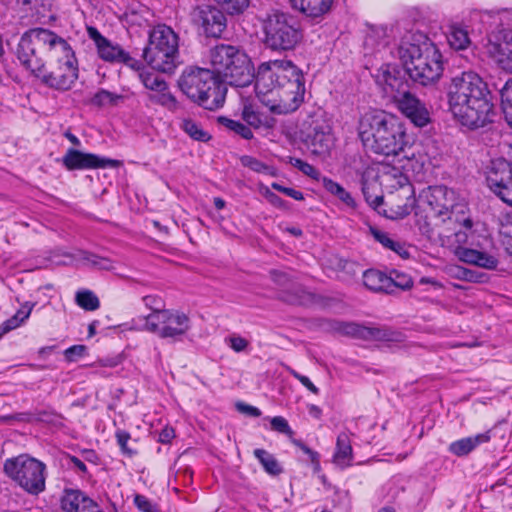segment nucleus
Listing matches in <instances>:
<instances>
[{
  "instance_id": "nucleus-1",
  "label": "nucleus",
  "mask_w": 512,
  "mask_h": 512,
  "mask_svg": "<svg viewBox=\"0 0 512 512\" xmlns=\"http://www.w3.org/2000/svg\"><path fill=\"white\" fill-rule=\"evenodd\" d=\"M253 79L257 97L274 113L294 112L304 101V75L290 60L262 62L254 71Z\"/></svg>"
},
{
  "instance_id": "nucleus-2",
  "label": "nucleus",
  "mask_w": 512,
  "mask_h": 512,
  "mask_svg": "<svg viewBox=\"0 0 512 512\" xmlns=\"http://www.w3.org/2000/svg\"><path fill=\"white\" fill-rule=\"evenodd\" d=\"M449 111L463 126L477 129L492 121L494 105L487 83L473 71L451 78L447 86Z\"/></svg>"
},
{
  "instance_id": "nucleus-3",
  "label": "nucleus",
  "mask_w": 512,
  "mask_h": 512,
  "mask_svg": "<svg viewBox=\"0 0 512 512\" xmlns=\"http://www.w3.org/2000/svg\"><path fill=\"white\" fill-rule=\"evenodd\" d=\"M358 135L367 150L386 160L415 152L401 123L381 110H369L360 116Z\"/></svg>"
},
{
  "instance_id": "nucleus-4",
  "label": "nucleus",
  "mask_w": 512,
  "mask_h": 512,
  "mask_svg": "<svg viewBox=\"0 0 512 512\" xmlns=\"http://www.w3.org/2000/svg\"><path fill=\"white\" fill-rule=\"evenodd\" d=\"M398 57L409 77L423 86L439 81L444 72L443 55L430 38L420 32H410L397 49Z\"/></svg>"
},
{
  "instance_id": "nucleus-5",
  "label": "nucleus",
  "mask_w": 512,
  "mask_h": 512,
  "mask_svg": "<svg viewBox=\"0 0 512 512\" xmlns=\"http://www.w3.org/2000/svg\"><path fill=\"white\" fill-rule=\"evenodd\" d=\"M178 85L188 98L207 110L218 109L224 104L226 87L208 69H186Z\"/></svg>"
},
{
  "instance_id": "nucleus-6",
  "label": "nucleus",
  "mask_w": 512,
  "mask_h": 512,
  "mask_svg": "<svg viewBox=\"0 0 512 512\" xmlns=\"http://www.w3.org/2000/svg\"><path fill=\"white\" fill-rule=\"evenodd\" d=\"M213 74L223 78L231 86L246 87L253 82L254 68L249 56L238 47L217 45L209 55Z\"/></svg>"
},
{
  "instance_id": "nucleus-7",
  "label": "nucleus",
  "mask_w": 512,
  "mask_h": 512,
  "mask_svg": "<svg viewBox=\"0 0 512 512\" xmlns=\"http://www.w3.org/2000/svg\"><path fill=\"white\" fill-rule=\"evenodd\" d=\"M459 225L460 229L454 232L451 240V244L455 246L454 254L456 257L466 264L488 270L495 269L498 265V259L485 249V244L489 240L471 231L472 221L470 219H463V224ZM447 237L451 238V236Z\"/></svg>"
},
{
  "instance_id": "nucleus-8",
  "label": "nucleus",
  "mask_w": 512,
  "mask_h": 512,
  "mask_svg": "<svg viewBox=\"0 0 512 512\" xmlns=\"http://www.w3.org/2000/svg\"><path fill=\"white\" fill-rule=\"evenodd\" d=\"M265 46L278 53L294 50L303 39L300 23L290 14L274 11L263 21Z\"/></svg>"
},
{
  "instance_id": "nucleus-9",
  "label": "nucleus",
  "mask_w": 512,
  "mask_h": 512,
  "mask_svg": "<svg viewBox=\"0 0 512 512\" xmlns=\"http://www.w3.org/2000/svg\"><path fill=\"white\" fill-rule=\"evenodd\" d=\"M143 57L151 68L163 73H172L178 59L177 34L164 24L153 27Z\"/></svg>"
},
{
  "instance_id": "nucleus-10",
  "label": "nucleus",
  "mask_w": 512,
  "mask_h": 512,
  "mask_svg": "<svg viewBox=\"0 0 512 512\" xmlns=\"http://www.w3.org/2000/svg\"><path fill=\"white\" fill-rule=\"evenodd\" d=\"M4 472L29 494L38 495L45 490L46 465L28 454L6 459Z\"/></svg>"
},
{
  "instance_id": "nucleus-11",
  "label": "nucleus",
  "mask_w": 512,
  "mask_h": 512,
  "mask_svg": "<svg viewBox=\"0 0 512 512\" xmlns=\"http://www.w3.org/2000/svg\"><path fill=\"white\" fill-rule=\"evenodd\" d=\"M144 327L147 331L170 342H181L192 328L188 314L177 309H168L150 313L145 318Z\"/></svg>"
},
{
  "instance_id": "nucleus-12",
  "label": "nucleus",
  "mask_w": 512,
  "mask_h": 512,
  "mask_svg": "<svg viewBox=\"0 0 512 512\" xmlns=\"http://www.w3.org/2000/svg\"><path fill=\"white\" fill-rule=\"evenodd\" d=\"M418 203L420 206L427 205L434 216L442 222L453 218H455V222H459L456 215L463 213L465 208L457 193L442 185L429 186L422 190L418 197Z\"/></svg>"
},
{
  "instance_id": "nucleus-13",
  "label": "nucleus",
  "mask_w": 512,
  "mask_h": 512,
  "mask_svg": "<svg viewBox=\"0 0 512 512\" xmlns=\"http://www.w3.org/2000/svg\"><path fill=\"white\" fill-rule=\"evenodd\" d=\"M388 162L381 165L376 171L377 181L380 185H385L391 189L405 187L409 172H420L424 163L423 157L416 156L415 152H410L397 156L394 160L390 158Z\"/></svg>"
},
{
  "instance_id": "nucleus-14",
  "label": "nucleus",
  "mask_w": 512,
  "mask_h": 512,
  "mask_svg": "<svg viewBox=\"0 0 512 512\" xmlns=\"http://www.w3.org/2000/svg\"><path fill=\"white\" fill-rule=\"evenodd\" d=\"M303 142L314 156L325 158L330 155L335 137L331 124L323 114L311 117Z\"/></svg>"
},
{
  "instance_id": "nucleus-15",
  "label": "nucleus",
  "mask_w": 512,
  "mask_h": 512,
  "mask_svg": "<svg viewBox=\"0 0 512 512\" xmlns=\"http://www.w3.org/2000/svg\"><path fill=\"white\" fill-rule=\"evenodd\" d=\"M486 180L490 190L503 202L512 206V162L503 158L492 160Z\"/></svg>"
},
{
  "instance_id": "nucleus-16",
  "label": "nucleus",
  "mask_w": 512,
  "mask_h": 512,
  "mask_svg": "<svg viewBox=\"0 0 512 512\" xmlns=\"http://www.w3.org/2000/svg\"><path fill=\"white\" fill-rule=\"evenodd\" d=\"M485 51L500 69L512 73V30L492 31L488 35Z\"/></svg>"
},
{
  "instance_id": "nucleus-17",
  "label": "nucleus",
  "mask_w": 512,
  "mask_h": 512,
  "mask_svg": "<svg viewBox=\"0 0 512 512\" xmlns=\"http://www.w3.org/2000/svg\"><path fill=\"white\" fill-rule=\"evenodd\" d=\"M191 18L207 37H220L227 26L223 11L210 4L197 5L191 12Z\"/></svg>"
},
{
  "instance_id": "nucleus-18",
  "label": "nucleus",
  "mask_w": 512,
  "mask_h": 512,
  "mask_svg": "<svg viewBox=\"0 0 512 512\" xmlns=\"http://www.w3.org/2000/svg\"><path fill=\"white\" fill-rule=\"evenodd\" d=\"M79 76L77 60H58L50 72L42 71L41 81L51 89L68 91L75 84Z\"/></svg>"
},
{
  "instance_id": "nucleus-19",
  "label": "nucleus",
  "mask_w": 512,
  "mask_h": 512,
  "mask_svg": "<svg viewBox=\"0 0 512 512\" xmlns=\"http://www.w3.org/2000/svg\"><path fill=\"white\" fill-rule=\"evenodd\" d=\"M374 79L383 94L393 102L409 90V82L402 72L390 64L382 65L374 74Z\"/></svg>"
},
{
  "instance_id": "nucleus-20",
  "label": "nucleus",
  "mask_w": 512,
  "mask_h": 512,
  "mask_svg": "<svg viewBox=\"0 0 512 512\" xmlns=\"http://www.w3.org/2000/svg\"><path fill=\"white\" fill-rule=\"evenodd\" d=\"M88 35L96 45L99 57L106 62L124 63L134 69H139L140 63L132 58L120 45L111 42L96 28L88 27Z\"/></svg>"
},
{
  "instance_id": "nucleus-21",
  "label": "nucleus",
  "mask_w": 512,
  "mask_h": 512,
  "mask_svg": "<svg viewBox=\"0 0 512 512\" xmlns=\"http://www.w3.org/2000/svg\"><path fill=\"white\" fill-rule=\"evenodd\" d=\"M44 33V28H33L26 31L20 38L17 47V58L20 63L36 77H39L44 69L43 61L36 56L33 46L34 40L40 43V34Z\"/></svg>"
},
{
  "instance_id": "nucleus-22",
  "label": "nucleus",
  "mask_w": 512,
  "mask_h": 512,
  "mask_svg": "<svg viewBox=\"0 0 512 512\" xmlns=\"http://www.w3.org/2000/svg\"><path fill=\"white\" fill-rule=\"evenodd\" d=\"M62 164L67 170L72 171L115 168L119 165V161L69 148L62 158Z\"/></svg>"
},
{
  "instance_id": "nucleus-23",
  "label": "nucleus",
  "mask_w": 512,
  "mask_h": 512,
  "mask_svg": "<svg viewBox=\"0 0 512 512\" xmlns=\"http://www.w3.org/2000/svg\"><path fill=\"white\" fill-rule=\"evenodd\" d=\"M394 103L401 113L415 126L424 127L430 122V112L426 105L409 90L395 100Z\"/></svg>"
},
{
  "instance_id": "nucleus-24",
  "label": "nucleus",
  "mask_w": 512,
  "mask_h": 512,
  "mask_svg": "<svg viewBox=\"0 0 512 512\" xmlns=\"http://www.w3.org/2000/svg\"><path fill=\"white\" fill-rule=\"evenodd\" d=\"M40 35L42 36L40 37V44L52 53V57H54L56 61L77 60L75 52L67 40L48 29H44V33Z\"/></svg>"
},
{
  "instance_id": "nucleus-25",
  "label": "nucleus",
  "mask_w": 512,
  "mask_h": 512,
  "mask_svg": "<svg viewBox=\"0 0 512 512\" xmlns=\"http://www.w3.org/2000/svg\"><path fill=\"white\" fill-rule=\"evenodd\" d=\"M379 186L376 170L373 167H367L361 173V189L366 202L375 210L383 204V196L378 193Z\"/></svg>"
},
{
  "instance_id": "nucleus-26",
  "label": "nucleus",
  "mask_w": 512,
  "mask_h": 512,
  "mask_svg": "<svg viewBox=\"0 0 512 512\" xmlns=\"http://www.w3.org/2000/svg\"><path fill=\"white\" fill-rule=\"evenodd\" d=\"M96 502L79 489H65L61 497L63 512H87Z\"/></svg>"
},
{
  "instance_id": "nucleus-27",
  "label": "nucleus",
  "mask_w": 512,
  "mask_h": 512,
  "mask_svg": "<svg viewBox=\"0 0 512 512\" xmlns=\"http://www.w3.org/2000/svg\"><path fill=\"white\" fill-rule=\"evenodd\" d=\"M354 460L353 448L350 436L347 432H341L336 439L332 462L340 469L352 466Z\"/></svg>"
},
{
  "instance_id": "nucleus-28",
  "label": "nucleus",
  "mask_w": 512,
  "mask_h": 512,
  "mask_svg": "<svg viewBox=\"0 0 512 512\" xmlns=\"http://www.w3.org/2000/svg\"><path fill=\"white\" fill-rule=\"evenodd\" d=\"M491 440V432L485 431L473 436L461 438L450 443L448 451L457 456L464 457L475 450L481 444L487 443Z\"/></svg>"
},
{
  "instance_id": "nucleus-29",
  "label": "nucleus",
  "mask_w": 512,
  "mask_h": 512,
  "mask_svg": "<svg viewBox=\"0 0 512 512\" xmlns=\"http://www.w3.org/2000/svg\"><path fill=\"white\" fill-rule=\"evenodd\" d=\"M291 7L310 18H319L326 14L333 0H289Z\"/></svg>"
},
{
  "instance_id": "nucleus-30",
  "label": "nucleus",
  "mask_w": 512,
  "mask_h": 512,
  "mask_svg": "<svg viewBox=\"0 0 512 512\" xmlns=\"http://www.w3.org/2000/svg\"><path fill=\"white\" fill-rule=\"evenodd\" d=\"M241 117L246 122V126L254 129H270L275 125L273 117L259 112L251 103L243 104Z\"/></svg>"
},
{
  "instance_id": "nucleus-31",
  "label": "nucleus",
  "mask_w": 512,
  "mask_h": 512,
  "mask_svg": "<svg viewBox=\"0 0 512 512\" xmlns=\"http://www.w3.org/2000/svg\"><path fill=\"white\" fill-rule=\"evenodd\" d=\"M363 284L373 292L392 293L391 277L376 269H368L363 273Z\"/></svg>"
},
{
  "instance_id": "nucleus-32",
  "label": "nucleus",
  "mask_w": 512,
  "mask_h": 512,
  "mask_svg": "<svg viewBox=\"0 0 512 512\" xmlns=\"http://www.w3.org/2000/svg\"><path fill=\"white\" fill-rule=\"evenodd\" d=\"M446 37L449 46L454 50H466L471 44L467 27L460 23L449 25Z\"/></svg>"
},
{
  "instance_id": "nucleus-33",
  "label": "nucleus",
  "mask_w": 512,
  "mask_h": 512,
  "mask_svg": "<svg viewBox=\"0 0 512 512\" xmlns=\"http://www.w3.org/2000/svg\"><path fill=\"white\" fill-rule=\"evenodd\" d=\"M321 181L325 190L330 194L336 196L346 206L351 208H354L356 206V202L352 195L348 191H346V189L338 182L325 176L322 177Z\"/></svg>"
},
{
  "instance_id": "nucleus-34",
  "label": "nucleus",
  "mask_w": 512,
  "mask_h": 512,
  "mask_svg": "<svg viewBox=\"0 0 512 512\" xmlns=\"http://www.w3.org/2000/svg\"><path fill=\"white\" fill-rule=\"evenodd\" d=\"M217 122L222 127L227 130L234 132L235 134L241 136L245 140H250L253 138L252 129L240 121L230 119L226 116H219L217 118Z\"/></svg>"
},
{
  "instance_id": "nucleus-35",
  "label": "nucleus",
  "mask_w": 512,
  "mask_h": 512,
  "mask_svg": "<svg viewBox=\"0 0 512 512\" xmlns=\"http://www.w3.org/2000/svg\"><path fill=\"white\" fill-rule=\"evenodd\" d=\"M180 127L193 140L207 142L211 138V135L209 134V132L204 130L202 128V126L193 119H190V118L183 119Z\"/></svg>"
},
{
  "instance_id": "nucleus-36",
  "label": "nucleus",
  "mask_w": 512,
  "mask_h": 512,
  "mask_svg": "<svg viewBox=\"0 0 512 512\" xmlns=\"http://www.w3.org/2000/svg\"><path fill=\"white\" fill-rule=\"evenodd\" d=\"M254 456L260 462L264 470L270 475H278L282 472V467L277 459L264 449H255Z\"/></svg>"
},
{
  "instance_id": "nucleus-37",
  "label": "nucleus",
  "mask_w": 512,
  "mask_h": 512,
  "mask_svg": "<svg viewBox=\"0 0 512 512\" xmlns=\"http://www.w3.org/2000/svg\"><path fill=\"white\" fill-rule=\"evenodd\" d=\"M501 109L507 124L512 128V79H509L500 91Z\"/></svg>"
},
{
  "instance_id": "nucleus-38",
  "label": "nucleus",
  "mask_w": 512,
  "mask_h": 512,
  "mask_svg": "<svg viewBox=\"0 0 512 512\" xmlns=\"http://www.w3.org/2000/svg\"><path fill=\"white\" fill-rule=\"evenodd\" d=\"M75 301L79 307L86 311H95L100 306L98 297L88 289L77 291Z\"/></svg>"
},
{
  "instance_id": "nucleus-39",
  "label": "nucleus",
  "mask_w": 512,
  "mask_h": 512,
  "mask_svg": "<svg viewBox=\"0 0 512 512\" xmlns=\"http://www.w3.org/2000/svg\"><path fill=\"white\" fill-rule=\"evenodd\" d=\"M149 99L152 102L160 104L171 111H174L178 108V101L169 92L167 85L165 89L156 91L155 93L151 94Z\"/></svg>"
},
{
  "instance_id": "nucleus-40",
  "label": "nucleus",
  "mask_w": 512,
  "mask_h": 512,
  "mask_svg": "<svg viewBox=\"0 0 512 512\" xmlns=\"http://www.w3.org/2000/svg\"><path fill=\"white\" fill-rule=\"evenodd\" d=\"M139 78L142 84L149 90L153 91H161L166 88L167 83L158 75L148 71H141L139 73Z\"/></svg>"
},
{
  "instance_id": "nucleus-41",
  "label": "nucleus",
  "mask_w": 512,
  "mask_h": 512,
  "mask_svg": "<svg viewBox=\"0 0 512 512\" xmlns=\"http://www.w3.org/2000/svg\"><path fill=\"white\" fill-rule=\"evenodd\" d=\"M387 28L380 26L372 28L365 38L366 46H380L387 43Z\"/></svg>"
},
{
  "instance_id": "nucleus-42",
  "label": "nucleus",
  "mask_w": 512,
  "mask_h": 512,
  "mask_svg": "<svg viewBox=\"0 0 512 512\" xmlns=\"http://www.w3.org/2000/svg\"><path fill=\"white\" fill-rule=\"evenodd\" d=\"M388 277H391L392 279V293H394L397 288L401 290H408L413 286L411 277L397 270L391 271Z\"/></svg>"
},
{
  "instance_id": "nucleus-43",
  "label": "nucleus",
  "mask_w": 512,
  "mask_h": 512,
  "mask_svg": "<svg viewBox=\"0 0 512 512\" xmlns=\"http://www.w3.org/2000/svg\"><path fill=\"white\" fill-rule=\"evenodd\" d=\"M229 14L243 12L249 6V0H214Z\"/></svg>"
},
{
  "instance_id": "nucleus-44",
  "label": "nucleus",
  "mask_w": 512,
  "mask_h": 512,
  "mask_svg": "<svg viewBox=\"0 0 512 512\" xmlns=\"http://www.w3.org/2000/svg\"><path fill=\"white\" fill-rule=\"evenodd\" d=\"M82 259L84 260V262L86 264H88L92 267L98 268V269L110 270L113 268V264H112L111 260L104 258V257H100V256L92 254V253L85 252L83 254Z\"/></svg>"
},
{
  "instance_id": "nucleus-45",
  "label": "nucleus",
  "mask_w": 512,
  "mask_h": 512,
  "mask_svg": "<svg viewBox=\"0 0 512 512\" xmlns=\"http://www.w3.org/2000/svg\"><path fill=\"white\" fill-rule=\"evenodd\" d=\"M259 191L262 194V196L274 207L285 209L286 208V202L279 197L277 194L272 192L270 188L266 185L260 184L259 185Z\"/></svg>"
},
{
  "instance_id": "nucleus-46",
  "label": "nucleus",
  "mask_w": 512,
  "mask_h": 512,
  "mask_svg": "<svg viewBox=\"0 0 512 512\" xmlns=\"http://www.w3.org/2000/svg\"><path fill=\"white\" fill-rule=\"evenodd\" d=\"M87 352L85 345H73L64 351V357L67 362H76L80 358L84 357Z\"/></svg>"
},
{
  "instance_id": "nucleus-47",
  "label": "nucleus",
  "mask_w": 512,
  "mask_h": 512,
  "mask_svg": "<svg viewBox=\"0 0 512 512\" xmlns=\"http://www.w3.org/2000/svg\"><path fill=\"white\" fill-rule=\"evenodd\" d=\"M225 343L237 353L245 351L249 345L248 340L236 334L226 337Z\"/></svg>"
},
{
  "instance_id": "nucleus-48",
  "label": "nucleus",
  "mask_w": 512,
  "mask_h": 512,
  "mask_svg": "<svg viewBox=\"0 0 512 512\" xmlns=\"http://www.w3.org/2000/svg\"><path fill=\"white\" fill-rule=\"evenodd\" d=\"M271 428L279 433L292 436L293 431L288 421L282 416H275L270 420Z\"/></svg>"
},
{
  "instance_id": "nucleus-49",
  "label": "nucleus",
  "mask_w": 512,
  "mask_h": 512,
  "mask_svg": "<svg viewBox=\"0 0 512 512\" xmlns=\"http://www.w3.org/2000/svg\"><path fill=\"white\" fill-rule=\"evenodd\" d=\"M240 161L244 167H247L250 170L257 172V173H262L264 171L263 169H266L265 163L261 162L260 160L254 158L252 156H248V155L242 156Z\"/></svg>"
},
{
  "instance_id": "nucleus-50",
  "label": "nucleus",
  "mask_w": 512,
  "mask_h": 512,
  "mask_svg": "<svg viewBox=\"0 0 512 512\" xmlns=\"http://www.w3.org/2000/svg\"><path fill=\"white\" fill-rule=\"evenodd\" d=\"M134 504L138 508V510L142 512H156L157 507L154 503H152L146 496L141 494H136L134 497Z\"/></svg>"
},
{
  "instance_id": "nucleus-51",
  "label": "nucleus",
  "mask_w": 512,
  "mask_h": 512,
  "mask_svg": "<svg viewBox=\"0 0 512 512\" xmlns=\"http://www.w3.org/2000/svg\"><path fill=\"white\" fill-rule=\"evenodd\" d=\"M271 187L272 189L278 191V192H281L283 193L284 195L288 196V197H291L297 201H302L304 200V194L299 191V190H296V189H293V188H289V187H285L283 185H281L280 183L278 182H273L271 184Z\"/></svg>"
},
{
  "instance_id": "nucleus-52",
  "label": "nucleus",
  "mask_w": 512,
  "mask_h": 512,
  "mask_svg": "<svg viewBox=\"0 0 512 512\" xmlns=\"http://www.w3.org/2000/svg\"><path fill=\"white\" fill-rule=\"evenodd\" d=\"M370 233L374 239L379 242L384 248L389 249L395 239L391 238L390 235L384 231H381L375 227H370Z\"/></svg>"
},
{
  "instance_id": "nucleus-53",
  "label": "nucleus",
  "mask_w": 512,
  "mask_h": 512,
  "mask_svg": "<svg viewBox=\"0 0 512 512\" xmlns=\"http://www.w3.org/2000/svg\"><path fill=\"white\" fill-rule=\"evenodd\" d=\"M115 437H116V440H117V443L118 445L120 446L121 448V451L126 454V455H129V456H132L135 452L130 449L127 445L129 439H130V434L124 430H118L115 434Z\"/></svg>"
},
{
  "instance_id": "nucleus-54",
  "label": "nucleus",
  "mask_w": 512,
  "mask_h": 512,
  "mask_svg": "<svg viewBox=\"0 0 512 512\" xmlns=\"http://www.w3.org/2000/svg\"><path fill=\"white\" fill-rule=\"evenodd\" d=\"M116 97L114 94L110 93L106 90L98 91L93 97V103L99 106H104L108 104H112L115 101Z\"/></svg>"
},
{
  "instance_id": "nucleus-55",
  "label": "nucleus",
  "mask_w": 512,
  "mask_h": 512,
  "mask_svg": "<svg viewBox=\"0 0 512 512\" xmlns=\"http://www.w3.org/2000/svg\"><path fill=\"white\" fill-rule=\"evenodd\" d=\"M143 302L146 307L152 310V313H156L157 311H164L162 299L158 296L148 295L143 297Z\"/></svg>"
},
{
  "instance_id": "nucleus-56",
  "label": "nucleus",
  "mask_w": 512,
  "mask_h": 512,
  "mask_svg": "<svg viewBox=\"0 0 512 512\" xmlns=\"http://www.w3.org/2000/svg\"><path fill=\"white\" fill-rule=\"evenodd\" d=\"M289 372L295 379H297L309 391H311L314 394L319 393V389L311 382V380L307 376H304L293 369H290Z\"/></svg>"
},
{
  "instance_id": "nucleus-57",
  "label": "nucleus",
  "mask_w": 512,
  "mask_h": 512,
  "mask_svg": "<svg viewBox=\"0 0 512 512\" xmlns=\"http://www.w3.org/2000/svg\"><path fill=\"white\" fill-rule=\"evenodd\" d=\"M35 307L34 302L26 301L14 314L22 323H24L31 315L33 308Z\"/></svg>"
},
{
  "instance_id": "nucleus-58",
  "label": "nucleus",
  "mask_w": 512,
  "mask_h": 512,
  "mask_svg": "<svg viewBox=\"0 0 512 512\" xmlns=\"http://www.w3.org/2000/svg\"><path fill=\"white\" fill-rule=\"evenodd\" d=\"M364 335L377 340H392V338L389 336V333L386 330L377 328H365Z\"/></svg>"
},
{
  "instance_id": "nucleus-59",
  "label": "nucleus",
  "mask_w": 512,
  "mask_h": 512,
  "mask_svg": "<svg viewBox=\"0 0 512 512\" xmlns=\"http://www.w3.org/2000/svg\"><path fill=\"white\" fill-rule=\"evenodd\" d=\"M299 171H301L304 175L310 177L313 180L319 181L322 179L321 173L319 172V170H317L313 165H311L307 162H305L303 164V166L301 167V169Z\"/></svg>"
},
{
  "instance_id": "nucleus-60",
  "label": "nucleus",
  "mask_w": 512,
  "mask_h": 512,
  "mask_svg": "<svg viewBox=\"0 0 512 512\" xmlns=\"http://www.w3.org/2000/svg\"><path fill=\"white\" fill-rule=\"evenodd\" d=\"M22 324V321H20L15 315H13L11 318L3 322L0 328L3 331V333L6 334L7 332L18 328Z\"/></svg>"
},
{
  "instance_id": "nucleus-61",
  "label": "nucleus",
  "mask_w": 512,
  "mask_h": 512,
  "mask_svg": "<svg viewBox=\"0 0 512 512\" xmlns=\"http://www.w3.org/2000/svg\"><path fill=\"white\" fill-rule=\"evenodd\" d=\"M236 407L240 412L246 413L252 417H259L261 415V411L257 407L251 405L238 403Z\"/></svg>"
},
{
  "instance_id": "nucleus-62",
  "label": "nucleus",
  "mask_w": 512,
  "mask_h": 512,
  "mask_svg": "<svg viewBox=\"0 0 512 512\" xmlns=\"http://www.w3.org/2000/svg\"><path fill=\"white\" fill-rule=\"evenodd\" d=\"M175 437V431L171 427H165L159 433V442L163 444L170 443V441Z\"/></svg>"
},
{
  "instance_id": "nucleus-63",
  "label": "nucleus",
  "mask_w": 512,
  "mask_h": 512,
  "mask_svg": "<svg viewBox=\"0 0 512 512\" xmlns=\"http://www.w3.org/2000/svg\"><path fill=\"white\" fill-rule=\"evenodd\" d=\"M389 249L391 251L395 252L396 254H398L402 258H408L409 257V252L407 251V249L405 247V244H403L400 241L395 240L393 242V245H391V247Z\"/></svg>"
},
{
  "instance_id": "nucleus-64",
  "label": "nucleus",
  "mask_w": 512,
  "mask_h": 512,
  "mask_svg": "<svg viewBox=\"0 0 512 512\" xmlns=\"http://www.w3.org/2000/svg\"><path fill=\"white\" fill-rule=\"evenodd\" d=\"M284 299L292 304H299L302 305L305 303L306 300V294L303 291H297L293 295H288L284 297Z\"/></svg>"
}]
</instances>
